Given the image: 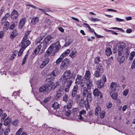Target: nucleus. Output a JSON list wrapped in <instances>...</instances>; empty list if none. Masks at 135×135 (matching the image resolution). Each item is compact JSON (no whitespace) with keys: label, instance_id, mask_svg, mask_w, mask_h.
<instances>
[{"label":"nucleus","instance_id":"obj_1","mask_svg":"<svg viewBox=\"0 0 135 135\" xmlns=\"http://www.w3.org/2000/svg\"><path fill=\"white\" fill-rule=\"evenodd\" d=\"M73 74L71 73L70 70L66 71L61 76L60 78V82L62 84L67 83L65 87V92H68L72 83L71 79L76 76V75L74 74L73 76Z\"/></svg>","mask_w":135,"mask_h":135},{"label":"nucleus","instance_id":"obj_2","mask_svg":"<svg viewBox=\"0 0 135 135\" xmlns=\"http://www.w3.org/2000/svg\"><path fill=\"white\" fill-rule=\"evenodd\" d=\"M91 93L90 91H88L87 90L86 87H84L83 91V94L84 97H86V99L85 101H84L83 99H81L79 104L81 106H83L84 104L85 107H89V102H91L92 100L91 97Z\"/></svg>","mask_w":135,"mask_h":135},{"label":"nucleus","instance_id":"obj_3","mask_svg":"<svg viewBox=\"0 0 135 135\" xmlns=\"http://www.w3.org/2000/svg\"><path fill=\"white\" fill-rule=\"evenodd\" d=\"M61 47L60 42L59 41H57L55 43L51 44L45 54V56L49 55L51 52L55 53L59 50Z\"/></svg>","mask_w":135,"mask_h":135},{"label":"nucleus","instance_id":"obj_4","mask_svg":"<svg viewBox=\"0 0 135 135\" xmlns=\"http://www.w3.org/2000/svg\"><path fill=\"white\" fill-rule=\"evenodd\" d=\"M46 84L43 85L41 86L39 89L40 93L44 92H47L51 89L50 88V86L53 83V80L51 78H47L45 81Z\"/></svg>","mask_w":135,"mask_h":135},{"label":"nucleus","instance_id":"obj_5","mask_svg":"<svg viewBox=\"0 0 135 135\" xmlns=\"http://www.w3.org/2000/svg\"><path fill=\"white\" fill-rule=\"evenodd\" d=\"M27 38H23L20 44V46L21 47L25 49L31 44V41Z\"/></svg>","mask_w":135,"mask_h":135},{"label":"nucleus","instance_id":"obj_6","mask_svg":"<svg viewBox=\"0 0 135 135\" xmlns=\"http://www.w3.org/2000/svg\"><path fill=\"white\" fill-rule=\"evenodd\" d=\"M104 70L102 66L99 64L97 66L96 70L95 71L94 75L97 78L99 77L103 72Z\"/></svg>","mask_w":135,"mask_h":135},{"label":"nucleus","instance_id":"obj_7","mask_svg":"<svg viewBox=\"0 0 135 135\" xmlns=\"http://www.w3.org/2000/svg\"><path fill=\"white\" fill-rule=\"evenodd\" d=\"M86 111L84 109H82L79 112V115L78 116L79 119L80 120L86 122L87 121L88 119L86 117L85 115Z\"/></svg>","mask_w":135,"mask_h":135},{"label":"nucleus","instance_id":"obj_8","mask_svg":"<svg viewBox=\"0 0 135 135\" xmlns=\"http://www.w3.org/2000/svg\"><path fill=\"white\" fill-rule=\"evenodd\" d=\"M65 85H62L56 91V95L55 96V98L56 99H57L60 97L61 96L62 93L64 90L65 91Z\"/></svg>","mask_w":135,"mask_h":135},{"label":"nucleus","instance_id":"obj_9","mask_svg":"<svg viewBox=\"0 0 135 135\" xmlns=\"http://www.w3.org/2000/svg\"><path fill=\"white\" fill-rule=\"evenodd\" d=\"M69 60L67 58L64 59L61 62L60 67L61 69L65 68L68 65L69 63Z\"/></svg>","mask_w":135,"mask_h":135},{"label":"nucleus","instance_id":"obj_10","mask_svg":"<svg viewBox=\"0 0 135 135\" xmlns=\"http://www.w3.org/2000/svg\"><path fill=\"white\" fill-rule=\"evenodd\" d=\"M50 39L51 37L50 36H47L45 38L42 44L43 45V49H45L47 48V44L50 41Z\"/></svg>","mask_w":135,"mask_h":135},{"label":"nucleus","instance_id":"obj_11","mask_svg":"<svg viewBox=\"0 0 135 135\" xmlns=\"http://www.w3.org/2000/svg\"><path fill=\"white\" fill-rule=\"evenodd\" d=\"M26 21V18L24 17L20 20L18 24V28L21 29L23 28Z\"/></svg>","mask_w":135,"mask_h":135},{"label":"nucleus","instance_id":"obj_12","mask_svg":"<svg viewBox=\"0 0 135 135\" xmlns=\"http://www.w3.org/2000/svg\"><path fill=\"white\" fill-rule=\"evenodd\" d=\"M19 13L17 11L14 9L10 15L11 17L13 20L16 19L18 17Z\"/></svg>","mask_w":135,"mask_h":135},{"label":"nucleus","instance_id":"obj_13","mask_svg":"<svg viewBox=\"0 0 135 135\" xmlns=\"http://www.w3.org/2000/svg\"><path fill=\"white\" fill-rule=\"evenodd\" d=\"M93 94L94 96H97L98 98H101L102 97V94L97 88L95 89L94 90Z\"/></svg>","mask_w":135,"mask_h":135},{"label":"nucleus","instance_id":"obj_14","mask_svg":"<svg viewBox=\"0 0 135 135\" xmlns=\"http://www.w3.org/2000/svg\"><path fill=\"white\" fill-rule=\"evenodd\" d=\"M78 88L79 86L77 85H75L74 86L71 93V96L72 98H73L75 97L76 95Z\"/></svg>","mask_w":135,"mask_h":135},{"label":"nucleus","instance_id":"obj_15","mask_svg":"<svg viewBox=\"0 0 135 135\" xmlns=\"http://www.w3.org/2000/svg\"><path fill=\"white\" fill-rule=\"evenodd\" d=\"M86 85L87 90L88 89L89 90H91V88L93 86L92 81L90 80H88L86 81Z\"/></svg>","mask_w":135,"mask_h":135},{"label":"nucleus","instance_id":"obj_16","mask_svg":"<svg viewBox=\"0 0 135 135\" xmlns=\"http://www.w3.org/2000/svg\"><path fill=\"white\" fill-rule=\"evenodd\" d=\"M41 47V45L40 44L37 46V47L35 49L33 53V54L34 55V56H36L38 54L39 52L40 51Z\"/></svg>","mask_w":135,"mask_h":135},{"label":"nucleus","instance_id":"obj_17","mask_svg":"<svg viewBox=\"0 0 135 135\" xmlns=\"http://www.w3.org/2000/svg\"><path fill=\"white\" fill-rule=\"evenodd\" d=\"M18 35L17 31L16 30H14L12 31L10 37L11 39L14 38Z\"/></svg>","mask_w":135,"mask_h":135},{"label":"nucleus","instance_id":"obj_18","mask_svg":"<svg viewBox=\"0 0 135 135\" xmlns=\"http://www.w3.org/2000/svg\"><path fill=\"white\" fill-rule=\"evenodd\" d=\"M115 91H110V94L112 98L113 99H116L118 97V93L115 92Z\"/></svg>","mask_w":135,"mask_h":135},{"label":"nucleus","instance_id":"obj_19","mask_svg":"<svg viewBox=\"0 0 135 135\" xmlns=\"http://www.w3.org/2000/svg\"><path fill=\"white\" fill-rule=\"evenodd\" d=\"M91 73L89 70H87L86 71L85 74L84 76V78L86 81L88 80H90Z\"/></svg>","mask_w":135,"mask_h":135},{"label":"nucleus","instance_id":"obj_20","mask_svg":"<svg viewBox=\"0 0 135 135\" xmlns=\"http://www.w3.org/2000/svg\"><path fill=\"white\" fill-rule=\"evenodd\" d=\"M68 102V103L66 105V108L67 109H70L71 108L73 103V100L69 99Z\"/></svg>","mask_w":135,"mask_h":135},{"label":"nucleus","instance_id":"obj_21","mask_svg":"<svg viewBox=\"0 0 135 135\" xmlns=\"http://www.w3.org/2000/svg\"><path fill=\"white\" fill-rule=\"evenodd\" d=\"M4 120L3 124L6 126H8L10 123L11 121V119L10 117H8Z\"/></svg>","mask_w":135,"mask_h":135},{"label":"nucleus","instance_id":"obj_22","mask_svg":"<svg viewBox=\"0 0 135 135\" xmlns=\"http://www.w3.org/2000/svg\"><path fill=\"white\" fill-rule=\"evenodd\" d=\"M104 83L102 81L101 79L98 80L97 82V86L99 88H101L104 85Z\"/></svg>","mask_w":135,"mask_h":135},{"label":"nucleus","instance_id":"obj_23","mask_svg":"<svg viewBox=\"0 0 135 135\" xmlns=\"http://www.w3.org/2000/svg\"><path fill=\"white\" fill-rule=\"evenodd\" d=\"M9 22L7 21L4 23L3 27V30L4 32H6L9 28Z\"/></svg>","mask_w":135,"mask_h":135},{"label":"nucleus","instance_id":"obj_24","mask_svg":"<svg viewBox=\"0 0 135 135\" xmlns=\"http://www.w3.org/2000/svg\"><path fill=\"white\" fill-rule=\"evenodd\" d=\"M81 78V75L79 74L77 75V77L75 81V84H76L75 85H77V86H78V85L80 83Z\"/></svg>","mask_w":135,"mask_h":135},{"label":"nucleus","instance_id":"obj_25","mask_svg":"<svg viewBox=\"0 0 135 135\" xmlns=\"http://www.w3.org/2000/svg\"><path fill=\"white\" fill-rule=\"evenodd\" d=\"M117 86V84L115 82H112L111 83L110 85V91H115L116 87Z\"/></svg>","mask_w":135,"mask_h":135},{"label":"nucleus","instance_id":"obj_26","mask_svg":"<svg viewBox=\"0 0 135 135\" xmlns=\"http://www.w3.org/2000/svg\"><path fill=\"white\" fill-rule=\"evenodd\" d=\"M59 73V71L57 69L54 70L51 73V76L52 77H55Z\"/></svg>","mask_w":135,"mask_h":135},{"label":"nucleus","instance_id":"obj_27","mask_svg":"<svg viewBox=\"0 0 135 135\" xmlns=\"http://www.w3.org/2000/svg\"><path fill=\"white\" fill-rule=\"evenodd\" d=\"M38 22V17H35L32 18L31 20V22L34 24H35Z\"/></svg>","mask_w":135,"mask_h":135},{"label":"nucleus","instance_id":"obj_28","mask_svg":"<svg viewBox=\"0 0 135 135\" xmlns=\"http://www.w3.org/2000/svg\"><path fill=\"white\" fill-rule=\"evenodd\" d=\"M106 55L107 56H109L112 54L111 49L110 47L107 48L105 51Z\"/></svg>","mask_w":135,"mask_h":135},{"label":"nucleus","instance_id":"obj_29","mask_svg":"<svg viewBox=\"0 0 135 135\" xmlns=\"http://www.w3.org/2000/svg\"><path fill=\"white\" fill-rule=\"evenodd\" d=\"M125 44L124 42H121L119 44L118 46V49H119L121 50H123V49L125 46Z\"/></svg>","mask_w":135,"mask_h":135},{"label":"nucleus","instance_id":"obj_30","mask_svg":"<svg viewBox=\"0 0 135 135\" xmlns=\"http://www.w3.org/2000/svg\"><path fill=\"white\" fill-rule=\"evenodd\" d=\"M70 50L69 49H68L66 51L62 53L61 56V57H64L66 56H67L70 53Z\"/></svg>","mask_w":135,"mask_h":135},{"label":"nucleus","instance_id":"obj_31","mask_svg":"<svg viewBox=\"0 0 135 135\" xmlns=\"http://www.w3.org/2000/svg\"><path fill=\"white\" fill-rule=\"evenodd\" d=\"M76 54L77 51H76L73 50L71 51L69 56L73 58L76 56Z\"/></svg>","mask_w":135,"mask_h":135},{"label":"nucleus","instance_id":"obj_32","mask_svg":"<svg viewBox=\"0 0 135 135\" xmlns=\"http://www.w3.org/2000/svg\"><path fill=\"white\" fill-rule=\"evenodd\" d=\"M52 107L55 109H57L59 108V105L57 102H55L52 105Z\"/></svg>","mask_w":135,"mask_h":135},{"label":"nucleus","instance_id":"obj_33","mask_svg":"<svg viewBox=\"0 0 135 135\" xmlns=\"http://www.w3.org/2000/svg\"><path fill=\"white\" fill-rule=\"evenodd\" d=\"M46 26H50L51 25V22L49 19H47L45 21Z\"/></svg>","mask_w":135,"mask_h":135},{"label":"nucleus","instance_id":"obj_34","mask_svg":"<svg viewBox=\"0 0 135 135\" xmlns=\"http://www.w3.org/2000/svg\"><path fill=\"white\" fill-rule=\"evenodd\" d=\"M10 131V127L9 126L7 128L5 129L4 133V135H8Z\"/></svg>","mask_w":135,"mask_h":135},{"label":"nucleus","instance_id":"obj_35","mask_svg":"<svg viewBox=\"0 0 135 135\" xmlns=\"http://www.w3.org/2000/svg\"><path fill=\"white\" fill-rule=\"evenodd\" d=\"M58 85L59 83L58 82H56L55 84H54V83L53 82V83L51 85V86H50V88H51V89H54Z\"/></svg>","mask_w":135,"mask_h":135},{"label":"nucleus","instance_id":"obj_36","mask_svg":"<svg viewBox=\"0 0 135 135\" xmlns=\"http://www.w3.org/2000/svg\"><path fill=\"white\" fill-rule=\"evenodd\" d=\"M101 109L99 107H97L95 110V114L96 115H98L101 112Z\"/></svg>","mask_w":135,"mask_h":135},{"label":"nucleus","instance_id":"obj_37","mask_svg":"<svg viewBox=\"0 0 135 135\" xmlns=\"http://www.w3.org/2000/svg\"><path fill=\"white\" fill-rule=\"evenodd\" d=\"M100 61V57L99 56H98L96 57L94 59V62L95 64H98L99 62Z\"/></svg>","mask_w":135,"mask_h":135},{"label":"nucleus","instance_id":"obj_38","mask_svg":"<svg viewBox=\"0 0 135 135\" xmlns=\"http://www.w3.org/2000/svg\"><path fill=\"white\" fill-rule=\"evenodd\" d=\"M31 32V31H27L25 32V35L23 37V38H28V35Z\"/></svg>","mask_w":135,"mask_h":135},{"label":"nucleus","instance_id":"obj_39","mask_svg":"<svg viewBox=\"0 0 135 135\" xmlns=\"http://www.w3.org/2000/svg\"><path fill=\"white\" fill-rule=\"evenodd\" d=\"M135 55V52L134 51H132L130 53V55L129 57V59L131 60L133 59Z\"/></svg>","mask_w":135,"mask_h":135},{"label":"nucleus","instance_id":"obj_40","mask_svg":"<svg viewBox=\"0 0 135 135\" xmlns=\"http://www.w3.org/2000/svg\"><path fill=\"white\" fill-rule=\"evenodd\" d=\"M68 99V96L67 94L65 95L63 97V101H64L66 103H67Z\"/></svg>","mask_w":135,"mask_h":135},{"label":"nucleus","instance_id":"obj_41","mask_svg":"<svg viewBox=\"0 0 135 135\" xmlns=\"http://www.w3.org/2000/svg\"><path fill=\"white\" fill-rule=\"evenodd\" d=\"M39 9L40 11H42V12H44V13L46 15H47V14L46 12H49L50 11V9L48 8H45V9H43L41 8H40Z\"/></svg>","mask_w":135,"mask_h":135},{"label":"nucleus","instance_id":"obj_42","mask_svg":"<svg viewBox=\"0 0 135 135\" xmlns=\"http://www.w3.org/2000/svg\"><path fill=\"white\" fill-rule=\"evenodd\" d=\"M25 50V49H23V48L21 47V48L20 49L18 53V56H19L21 55Z\"/></svg>","mask_w":135,"mask_h":135},{"label":"nucleus","instance_id":"obj_43","mask_svg":"<svg viewBox=\"0 0 135 135\" xmlns=\"http://www.w3.org/2000/svg\"><path fill=\"white\" fill-rule=\"evenodd\" d=\"M63 60V57H61V56L56 61V63L57 64H59Z\"/></svg>","mask_w":135,"mask_h":135},{"label":"nucleus","instance_id":"obj_44","mask_svg":"<svg viewBox=\"0 0 135 135\" xmlns=\"http://www.w3.org/2000/svg\"><path fill=\"white\" fill-rule=\"evenodd\" d=\"M16 26V25L15 23H13L12 24H11L9 25V29L10 30H12Z\"/></svg>","mask_w":135,"mask_h":135},{"label":"nucleus","instance_id":"obj_45","mask_svg":"<svg viewBox=\"0 0 135 135\" xmlns=\"http://www.w3.org/2000/svg\"><path fill=\"white\" fill-rule=\"evenodd\" d=\"M124 60V57L123 56L121 57L118 59V61L120 63H122L123 62Z\"/></svg>","mask_w":135,"mask_h":135},{"label":"nucleus","instance_id":"obj_46","mask_svg":"<svg viewBox=\"0 0 135 135\" xmlns=\"http://www.w3.org/2000/svg\"><path fill=\"white\" fill-rule=\"evenodd\" d=\"M72 42V41H71L70 40L68 41L65 43L64 45V46L65 47L68 46Z\"/></svg>","mask_w":135,"mask_h":135},{"label":"nucleus","instance_id":"obj_47","mask_svg":"<svg viewBox=\"0 0 135 135\" xmlns=\"http://www.w3.org/2000/svg\"><path fill=\"white\" fill-rule=\"evenodd\" d=\"M68 110H66L65 113V115L68 116H69L70 115L71 113V111L69 109H68Z\"/></svg>","mask_w":135,"mask_h":135},{"label":"nucleus","instance_id":"obj_48","mask_svg":"<svg viewBox=\"0 0 135 135\" xmlns=\"http://www.w3.org/2000/svg\"><path fill=\"white\" fill-rule=\"evenodd\" d=\"M18 120H15L12 122V126H16L18 124Z\"/></svg>","mask_w":135,"mask_h":135},{"label":"nucleus","instance_id":"obj_49","mask_svg":"<svg viewBox=\"0 0 135 135\" xmlns=\"http://www.w3.org/2000/svg\"><path fill=\"white\" fill-rule=\"evenodd\" d=\"M100 117L102 118H104L105 116V112L104 111H102L100 112Z\"/></svg>","mask_w":135,"mask_h":135},{"label":"nucleus","instance_id":"obj_50","mask_svg":"<svg viewBox=\"0 0 135 135\" xmlns=\"http://www.w3.org/2000/svg\"><path fill=\"white\" fill-rule=\"evenodd\" d=\"M19 94V92L18 91H14L12 95L15 98Z\"/></svg>","mask_w":135,"mask_h":135},{"label":"nucleus","instance_id":"obj_51","mask_svg":"<svg viewBox=\"0 0 135 135\" xmlns=\"http://www.w3.org/2000/svg\"><path fill=\"white\" fill-rule=\"evenodd\" d=\"M7 116V115L6 113H3V114L1 117V121H2V120H4L6 117Z\"/></svg>","mask_w":135,"mask_h":135},{"label":"nucleus","instance_id":"obj_52","mask_svg":"<svg viewBox=\"0 0 135 135\" xmlns=\"http://www.w3.org/2000/svg\"><path fill=\"white\" fill-rule=\"evenodd\" d=\"M49 61V59L48 57L46 58L44 60L43 62L47 64Z\"/></svg>","mask_w":135,"mask_h":135},{"label":"nucleus","instance_id":"obj_53","mask_svg":"<svg viewBox=\"0 0 135 135\" xmlns=\"http://www.w3.org/2000/svg\"><path fill=\"white\" fill-rule=\"evenodd\" d=\"M51 98L49 97L46 98L44 100V102L45 103L47 102L51 99Z\"/></svg>","mask_w":135,"mask_h":135},{"label":"nucleus","instance_id":"obj_54","mask_svg":"<svg viewBox=\"0 0 135 135\" xmlns=\"http://www.w3.org/2000/svg\"><path fill=\"white\" fill-rule=\"evenodd\" d=\"M78 109L77 108H75L73 110V111H72L74 115L76 114L77 113V112H78Z\"/></svg>","mask_w":135,"mask_h":135},{"label":"nucleus","instance_id":"obj_55","mask_svg":"<svg viewBox=\"0 0 135 135\" xmlns=\"http://www.w3.org/2000/svg\"><path fill=\"white\" fill-rule=\"evenodd\" d=\"M90 20L94 22H95V21H99L100 20L98 18H93V17H91Z\"/></svg>","mask_w":135,"mask_h":135},{"label":"nucleus","instance_id":"obj_56","mask_svg":"<svg viewBox=\"0 0 135 135\" xmlns=\"http://www.w3.org/2000/svg\"><path fill=\"white\" fill-rule=\"evenodd\" d=\"M112 104L111 102H109L106 105V107L108 108H111Z\"/></svg>","mask_w":135,"mask_h":135},{"label":"nucleus","instance_id":"obj_57","mask_svg":"<svg viewBox=\"0 0 135 135\" xmlns=\"http://www.w3.org/2000/svg\"><path fill=\"white\" fill-rule=\"evenodd\" d=\"M94 34L97 38H103L104 36L97 34L95 32H94Z\"/></svg>","mask_w":135,"mask_h":135},{"label":"nucleus","instance_id":"obj_58","mask_svg":"<svg viewBox=\"0 0 135 135\" xmlns=\"http://www.w3.org/2000/svg\"><path fill=\"white\" fill-rule=\"evenodd\" d=\"M3 31H0V38H2L4 35V32Z\"/></svg>","mask_w":135,"mask_h":135},{"label":"nucleus","instance_id":"obj_59","mask_svg":"<svg viewBox=\"0 0 135 135\" xmlns=\"http://www.w3.org/2000/svg\"><path fill=\"white\" fill-rule=\"evenodd\" d=\"M7 19L3 17L2 18L1 20V23L2 25H3V23H5Z\"/></svg>","mask_w":135,"mask_h":135},{"label":"nucleus","instance_id":"obj_60","mask_svg":"<svg viewBox=\"0 0 135 135\" xmlns=\"http://www.w3.org/2000/svg\"><path fill=\"white\" fill-rule=\"evenodd\" d=\"M102 80L103 81V82L104 83H105L106 81V78L105 75H103L102 76Z\"/></svg>","mask_w":135,"mask_h":135},{"label":"nucleus","instance_id":"obj_61","mask_svg":"<svg viewBox=\"0 0 135 135\" xmlns=\"http://www.w3.org/2000/svg\"><path fill=\"white\" fill-rule=\"evenodd\" d=\"M128 92V90L127 89L125 90L123 92V95L126 96Z\"/></svg>","mask_w":135,"mask_h":135},{"label":"nucleus","instance_id":"obj_62","mask_svg":"<svg viewBox=\"0 0 135 135\" xmlns=\"http://www.w3.org/2000/svg\"><path fill=\"white\" fill-rule=\"evenodd\" d=\"M47 64L43 62H42L40 66V68H43Z\"/></svg>","mask_w":135,"mask_h":135},{"label":"nucleus","instance_id":"obj_63","mask_svg":"<svg viewBox=\"0 0 135 135\" xmlns=\"http://www.w3.org/2000/svg\"><path fill=\"white\" fill-rule=\"evenodd\" d=\"M123 51V50H121L120 49H118V55L119 56H120L121 55H122V51Z\"/></svg>","mask_w":135,"mask_h":135},{"label":"nucleus","instance_id":"obj_64","mask_svg":"<svg viewBox=\"0 0 135 135\" xmlns=\"http://www.w3.org/2000/svg\"><path fill=\"white\" fill-rule=\"evenodd\" d=\"M18 52V51H17L15 50L13 52L12 54L13 55H13L15 57L17 54Z\"/></svg>","mask_w":135,"mask_h":135}]
</instances>
